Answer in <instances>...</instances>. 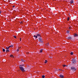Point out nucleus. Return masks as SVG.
I'll return each instance as SVG.
<instances>
[{"label":"nucleus","instance_id":"nucleus-24","mask_svg":"<svg viewBox=\"0 0 78 78\" xmlns=\"http://www.w3.org/2000/svg\"><path fill=\"white\" fill-rule=\"evenodd\" d=\"M13 37L15 38H16V36H14Z\"/></svg>","mask_w":78,"mask_h":78},{"label":"nucleus","instance_id":"nucleus-28","mask_svg":"<svg viewBox=\"0 0 78 78\" xmlns=\"http://www.w3.org/2000/svg\"><path fill=\"white\" fill-rule=\"evenodd\" d=\"M13 8H14V7L15 6L13 5Z\"/></svg>","mask_w":78,"mask_h":78},{"label":"nucleus","instance_id":"nucleus-9","mask_svg":"<svg viewBox=\"0 0 78 78\" xmlns=\"http://www.w3.org/2000/svg\"><path fill=\"white\" fill-rule=\"evenodd\" d=\"M34 37H35V38L36 39H37V36L34 35Z\"/></svg>","mask_w":78,"mask_h":78},{"label":"nucleus","instance_id":"nucleus-25","mask_svg":"<svg viewBox=\"0 0 78 78\" xmlns=\"http://www.w3.org/2000/svg\"><path fill=\"white\" fill-rule=\"evenodd\" d=\"M21 38H20V41H21Z\"/></svg>","mask_w":78,"mask_h":78},{"label":"nucleus","instance_id":"nucleus-29","mask_svg":"<svg viewBox=\"0 0 78 78\" xmlns=\"http://www.w3.org/2000/svg\"><path fill=\"white\" fill-rule=\"evenodd\" d=\"M1 11H0V14L1 13Z\"/></svg>","mask_w":78,"mask_h":78},{"label":"nucleus","instance_id":"nucleus-17","mask_svg":"<svg viewBox=\"0 0 78 78\" xmlns=\"http://www.w3.org/2000/svg\"><path fill=\"white\" fill-rule=\"evenodd\" d=\"M21 61H23V62H25V61L23 60V59H21Z\"/></svg>","mask_w":78,"mask_h":78},{"label":"nucleus","instance_id":"nucleus-34","mask_svg":"<svg viewBox=\"0 0 78 78\" xmlns=\"http://www.w3.org/2000/svg\"><path fill=\"white\" fill-rule=\"evenodd\" d=\"M27 53L28 54V53Z\"/></svg>","mask_w":78,"mask_h":78},{"label":"nucleus","instance_id":"nucleus-5","mask_svg":"<svg viewBox=\"0 0 78 78\" xmlns=\"http://www.w3.org/2000/svg\"><path fill=\"white\" fill-rule=\"evenodd\" d=\"M78 36V34H74V36H75V37H76V36Z\"/></svg>","mask_w":78,"mask_h":78},{"label":"nucleus","instance_id":"nucleus-3","mask_svg":"<svg viewBox=\"0 0 78 78\" xmlns=\"http://www.w3.org/2000/svg\"><path fill=\"white\" fill-rule=\"evenodd\" d=\"M20 69L23 72L24 71V69H23V67H22V66H20Z\"/></svg>","mask_w":78,"mask_h":78},{"label":"nucleus","instance_id":"nucleus-22","mask_svg":"<svg viewBox=\"0 0 78 78\" xmlns=\"http://www.w3.org/2000/svg\"><path fill=\"white\" fill-rule=\"evenodd\" d=\"M47 60H45V62H44V63H47Z\"/></svg>","mask_w":78,"mask_h":78},{"label":"nucleus","instance_id":"nucleus-10","mask_svg":"<svg viewBox=\"0 0 78 78\" xmlns=\"http://www.w3.org/2000/svg\"><path fill=\"white\" fill-rule=\"evenodd\" d=\"M9 48H10L9 47H9H7L6 48V49H7V50H9Z\"/></svg>","mask_w":78,"mask_h":78},{"label":"nucleus","instance_id":"nucleus-15","mask_svg":"<svg viewBox=\"0 0 78 78\" xmlns=\"http://www.w3.org/2000/svg\"><path fill=\"white\" fill-rule=\"evenodd\" d=\"M19 51V49H18L16 51H17V52H18V51Z\"/></svg>","mask_w":78,"mask_h":78},{"label":"nucleus","instance_id":"nucleus-32","mask_svg":"<svg viewBox=\"0 0 78 78\" xmlns=\"http://www.w3.org/2000/svg\"><path fill=\"white\" fill-rule=\"evenodd\" d=\"M59 70H61V69H59Z\"/></svg>","mask_w":78,"mask_h":78},{"label":"nucleus","instance_id":"nucleus-30","mask_svg":"<svg viewBox=\"0 0 78 78\" xmlns=\"http://www.w3.org/2000/svg\"><path fill=\"white\" fill-rule=\"evenodd\" d=\"M66 67H67V65H66Z\"/></svg>","mask_w":78,"mask_h":78},{"label":"nucleus","instance_id":"nucleus-1","mask_svg":"<svg viewBox=\"0 0 78 78\" xmlns=\"http://www.w3.org/2000/svg\"><path fill=\"white\" fill-rule=\"evenodd\" d=\"M71 69L72 70H73V72H75V71H76V68H75V67H71Z\"/></svg>","mask_w":78,"mask_h":78},{"label":"nucleus","instance_id":"nucleus-13","mask_svg":"<svg viewBox=\"0 0 78 78\" xmlns=\"http://www.w3.org/2000/svg\"><path fill=\"white\" fill-rule=\"evenodd\" d=\"M70 54L71 55H73V52H71L70 53Z\"/></svg>","mask_w":78,"mask_h":78},{"label":"nucleus","instance_id":"nucleus-27","mask_svg":"<svg viewBox=\"0 0 78 78\" xmlns=\"http://www.w3.org/2000/svg\"><path fill=\"white\" fill-rule=\"evenodd\" d=\"M69 31H67V33H69Z\"/></svg>","mask_w":78,"mask_h":78},{"label":"nucleus","instance_id":"nucleus-18","mask_svg":"<svg viewBox=\"0 0 78 78\" xmlns=\"http://www.w3.org/2000/svg\"><path fill=\"white\" fill-rule=\"evenodd\" d=\"M13 47V45H11V46H9V47L10 48V47Z\"/></svg>","mask_w":78,"mask_h":78},{"label":"nucleus","instance_id":"nucleus-33","mask_svg":"<svg viewBox=\"0 0 78 78\" xmlns=\"http://www.w3.org/2000/svg\"><path fill=\"white\" fill-rule=\"evenodd\" d=\"M21 23H22V22H21Z\"/></svg>","mask_w":78,"mask_h":78},{"label":"nucleus","instance_id":"nucleus-14","mask_svg":"<svg viewBox=\"0 0 78 78\" xmlns=\"http://www.w3.org/2000/svg\"><path fill=\"white\" fill-rule=\"evenodd\" d=\"M9 50H6V52L7 53H8V52H9Z\"/></svg>","mask_w":78,"mask_h":78},{"label":"nucleus","instance_id":"nucleus-7","mask_svg":"<svg viewBox=\"0 0 78 78\" xmlns=\"http://www.w3.org/2000/svg\"><path fill=\"white\" fill-rule=\"evenodd\" d=\"M68 39H72V38L70 37H69L67 38Z\"/></svg>","mask_w":78,"mask_h":78},{"label":"nucleus","instance_id":"nucleus-12","mask_svg":"<svg viewBox=\"0 0 78 78\" xmlns=\"http://www.w3.org/2000/svg\"><path fill=\"white\" fill-rule=\"evenodd\" d=\"M10 57H11V58H13V57H14V56H13V55H10Z\"/></svg>","mask_w":78,"mask_h":78},{"label":"nucleus","instance_id":"nucleus-21","mask_svg":"<svg viewBox=\"0 0 78 78\" xmlns=\"http://www.w3.org/2000/svg\"><path fill=\"white\" fill-rule=\"evenodd\" d=\"M37 36H40V34H38L37 35Z\"/></svg>","mask_w":78,"mask_h":78},{"label":"nucleus","instance_id":"nucleus-2","mask_svg":"<svg viewBox=\"0 0 78 78\" xmlns=\"http://www.w3.org/2000/svg\"><path fill=\"white\" fill-rule=\"evenodd\" d=\"M73 64H75L76 63V61L75 59H73L72 60Z\"/></svg>","mask_w":78,"mask_h":78},{"label":"nucleus","instance_id":"nucleus-20","mask_svg":"<svg viewBox=\"0 0 78 78\" xmlns=\"http://www.w3.org/2000/svg\"><path fill=\"white\" fill-rule=\"evenodd\" d=\"M69 19H70V18H69V17H68V21H69Z\"/></svg>","mask_w":78,"mask_h":78},{"label":"nucleus","instance_id":"nucleus-11","mask_svg":"<svg viewBox=\"0 0 78 78\" xmlns=\"http://www.w3.org/2000/svg\"><path fill=\"white\" fill-rule=\"evenodd\" d=\"M42 49H41L40 50V53H42Z\"/></svg>","mask_w":78,"mask_h":78},{"label":"nucleus","instance_id":"nucleus-4","mask_svg":"<svg viewBox=\"0 0 78 78\" xmlns=\"http://www.w3.org/2000/svg\"><path fill=\"white\" fill-rule=\"evenodd\" d=\"M39 41L40 42H43V40H42V38H39Z\"/></svg>","mask_w":78,"mask_h":78},{"label":"nucleus","instance_id":"nucleus-23","mask_svg":"<svg viewBox=\"0 0 78 78\" xmlns=\"http://www.w3.org/2000/svg\"><path fill=\"white\" fill-rule=\"evenodd\" d=\"M63 66L64 67H66V65H63Z\"/></svg>","mask_w":78,"mask_h":78},{"label":"nucleus","instance_id":"nucleus-6","mask_svg":"<svg viewBox=\"0 0 78 78\" xmlns=\"http://www.w3.org/2000/svg\"><path fill=\"white\" fill-rule=\"evenodd\" d=\"M60 78H64V76H63V75H60Z\"/></svg>","mask_w":78,"mask_h":78},{"label":"nucleus","instance_id":"nucleus-8","mask_svg":"<svg viewBox=\"0 0 78 78\" xmlns=\"http://www.w3.org/2000/svg\"><path fill=\"white\" fill-rule=\"evenodd\" d=\"M70 3H73V1L72 0L71 1H70Z\"/></svg>","mask_w":78,"mask_h":78},{"label":"nucleus","instance_id":"nucleus-26","mask_svg":"<svg viewBox=\"0 0 78 78\" xmlns=\"http://www.w3.org/2000/svg\"><path fill=\"white\" fill-rule=\"evenodd\" d=\"M48 44H49V43H48L47 44V46H48Z\"/></svg>","mask_w":78,"mask_h":78},{"label":"nucleus","instance_id":"nucleus-16","mask_svg":"<svg viewBox=\"0 0 78 78\" xmlns=\"http://www.w3.org/2000/svg\"><path fill=\"white\" fill-rule=\"evenodd\" d=\"M42 78H45V76L43 75L42 76Z\"/></svg>","mask_w":78,"mask_h":78},{"label":"nucleus","instance_id":"nucleus-31","mask_svg":"<svg viewBox=\"0 0 78 78\" xmlns=\"http://www.w3.org/2000/svg\"><path fill=\"white\" fill-rule=\"evenodd\" d=\"M69 29H70V27H69Z\"/></svg>","mask_w":78,"mask_h":78},{"label":"nucleus","instance_id":"nucleus-19","mask_svg":"<svg viewBox=\"0 0 78 78\" xmlns=\"http://www.w3.org/2000/svg\"><path fill=\"white\" fill-rule=\"evenodd\" d=\"M3 51H5V49H3Z\"/></svg>","mask_w":78,"mask_h":78}]
</instances>
